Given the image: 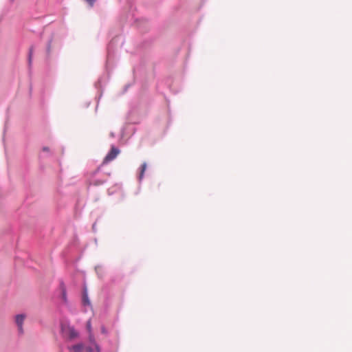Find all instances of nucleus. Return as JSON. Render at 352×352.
Instances as JSON below:
<instances>
[{
  "instance_id": "nucleus-2",
  "label": "nucleus",
  "mask_w": 352,
  "mask_h": 352,
  "mask_svg": "<svg viewBox=\"0 0 352 352\" xmlns=\"http://www.w3.org/2000/svg\"><path fill=\"white\" fill-rule=\"evenodd\" d=\"M119 153H120V151L117 148L112 146L110 151L109 152V153L104 157L103 163L107 164V163L112 161L117 157V155L119 154Z\"/></svg>"
},
{
  "instance_id": "nucleus-10",
  "label": "nucleus",
  "mask_w": 352,
  "mask_h": 352,
  "mask_svg": "<svg viewBox=\"0 0 352 352\" xmlns=\"http://www.w3.org/2000/svg\"><path fill=\"white\" fill-rule=\"evenodd\" d=\"M65 289H63V297H64V298H65Z\"/></svg>"
},
{
  "instance_id": "nucleus-4",
  "label": "nucleus",
  "mask_w": 352,
  "mask_h": 352,
  "mask_svg": "<svg viewBox=\"0 0 352 352\" xmlns=\"http://www.w3.org/2000/svg\"><path fill=\"white\" fill-rule=\"evenodd\" d=\"M98 173V170H96L92 176L89 178V184L93 185L95 186H98L104 184V180L100 179L95 178V174Z\"/></svg>"
},
{
  "instance_id": "nucleus-1",
  "label": "nucleus",
  "mask_w": 352,
  "mask_h": 352,
  "mask_svg": "<svg viewBox=\"0 0 352 352\" xmlns=\"http://www.w3.org/2000/svg\"><path fill=\"white\" fill-rule=\"evenodd\" d=\"M89 340L90 345L84 349V346L81 344L74 345L69 348V350H72L74 352H83L85 349L86 352H100L98 345L96 343L94 337L90 333L89 336Z\"/></svg>"
},
{
  "instance_id": "nucleus-5",
  "label": "nucleus",
  "mask_w": 352,
  "mask_h": 352,
  "mask_svg": "<svg viewBox=\"0 0 352 352\" xmlns=\"http://www.w3.org/2000/svg\"><path fill=\"white\" fill-rule=\"evenodd\" d=\"M25 316L23 314H19L16 316V323L18 326V329L19 333H23V323L25 320Z\"/></svg>"
},
{
  "instance_id": "nucleus-3",
  "label": "nucleus",
  "mask_w": 352,
  "mask_h": 352,
  "mask_svg": "<svg viewBox=\"0 0 352 352\" xmlns=\"http://www.w3.org/2000/svg\"><path fill=\"white\" fill-rule=\"evenodd\" d=\"M62 330L63 333L71 339L76 338L78 336V333L76 331L74 327L69 326L65 327H63Z\"/></svg>"
},
{
  "instance_id": "nucleus-6",
  "label": "nucleus",
  "mask_w": 352,
  "mask_h": 352,
  "mask_svg": "<svg viewBox=\"0 0 352 352\" xmlns=\"http://www.w3.org/2000/svg\"><path fill=\"white\" fill-rule=\"evenodd\" d=\"M146 169V164L143 163L141 166V171H140V176H139L140 179H142L143 178Z\"/></svg>"
},
{
  "instance_id": "nucleus-9",
  "label": "nucleus",
  "mask_w": 352,
  "mask_h": 352,
  "mask_svg": "<svg viewBox=\"0 0 352 352\" xmlns=\"http://www.w3.org/2000/svg\"><path fill=\"white\" fill-rule=\"evenodd\" d=\"M43 150L44 151H49V148H48L47 147H44V148H43Z\"/></svg>"
},
{
  "instance_id": "nucleus-8",
  "label": "nucleus",
  "mask_w": 352,
  "mask_h": 352,
  "mask_svg": "<svg viewBox=\"0 0 352 352\" xmlns=\"http://www.w3.org/2000/svg\"><path fill=\"white\" fill-rule=\"evenodd\" d=\"M87 329L89 331V332L91 333V321L90 320L87 321Z\"/></svg>"
},
{
  "instance_id": "nucleus-7",
  "label": "nucleus",
  "mask_w": 352,
  "mask_h": 352,
  "mask_svg": "<svg viewBox=\"0 0 352 352\" xmlns=\"http://www.w3.org/2000/svg\"><path fill=\"white\" fill-rule=\"evenodd\" d=\"M82 301H83L84 305H89L90 304L87 294H85L83 296Z\"/></svg>"
}]
</instances>
